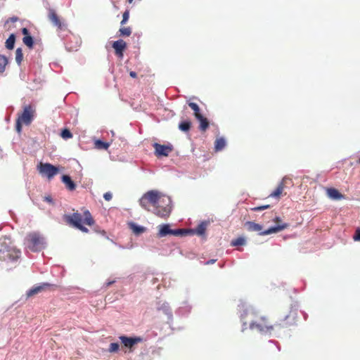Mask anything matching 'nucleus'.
I'll list each match as a JSON object with an SVG mask.
<instances>
[{
  "label": "nucleus",
  "instance_id": "c756f323",
  "mask_svg": "<svg viewBox=\"0 0 360 360\" xmlns=\"http://www.w3.org/2000/svg\"><path fill=\"white\" fill-rule=\"evenodd\" d=\"M23 60V53L21 48H18L15 51V60L18 65L21 64Z\"/></svg>",
  "mask_w": 360,
  "mask_h": 360
},
{
  "label": "nucleus",
  "instance_id": "4c0bfd02",
  "mask_svg": "<svg viewBox=\"0 0 360 360\" xmlns=\"http://www.w3.org/2000/svg\"><path fill=\"white\" fill-rule=\"evenodd\" d=\"M353 239L356 241L360 240V229H356L355 234L353 236Z\"/></svg>",
  "mask_w": 360,
  "mask_h": 360
},
{
  "label": "nucleus",
  "instance_id": "1a4fd4ad",
  "mask_svg": "<svg viewBox=\"0 0 360 360\" xmlns=\"http://www.w3.org/2000/svg\"><path fill=\"white\" fill-rule=\"evenodd\" d=\"M119 338L123 347L128 349L129 352H132L134 349L135 345L143 341V338L141 337L131 338L122 335Z\"/></svg>",
  "mask_w": 360,
  "mask_h": 360
},
{
  "label": "nucleus",
  "instance_id": "58836bf2",
  "mask_svg": "<svg viewBox=\"0 0 360 360\" xmlns=\"http://www.w3.org/2000/svg\"><path fill=\"white\" fill-rule=\"evenodd\" d=\"M103 198L105 200L110 201L112 198V195L110 192H106L105 193H104Z\"/></svg>",
  "mask_w": 360,
  "mask_h": 360
},
{
  "label": "nucleus",
  "instance_id": "f257e3e1",
  "mask_svg": "<svg viewBox=\"0 0 360 360\" xmlns=\"http://www.w3.org/2000/svg\"><path fill=\"white\" fill-rule=\"evenodd\" d=\"M170 202L169 197L156 190L146 192L139 200V203L143 209L151 211L162 218L169 216L172 210Z\"/></svg>",
  "mask_w": 360,
  "mask_h": 360
},
{
  "label": "nucleus",
  "instance_id": "4be33fe9",
  "mask_svg": "<svg viewBox=\"0 0 360 360\" xmlns=\"http://www.w3.org/2000/svg\"><path fill=\"white\" fill-rule=\"evenodd\" d=\"M226 146V141L224 138L220 137L216 139L214 142V148L216 151H219L224 149Z\"/></svg>",
  "mask_w": 360,
  "mask_h": 360
},
{
  "label": "nucleus",
  "instance_id": "c9c22d12",
  "mask_svg": "<svg viewBox=\"0 0 360 360\" xmlns=\"http://www.w3.org/2000/svg\"><path fill=\"white\" fill-rule=\"evenodd\" d=\"M269 207H270L269 205H262V206H258V207H253V208H252V210H253L255 212H258V211H262V210L268 209Z\"/></svg>",
  "mask_w": 360,
  "mask_h": 360
},
{
  "label": "nucleus",
  "instance_id": "0eeeda50",
  "mask_svg": "<svg viewBox=\"0 0 360 360\" xmlns=\"http://www.w3.org/2000/svg\"><path fill=\"white\" fill-rule=\"evenodd\" d=\"M37 169L40 174L46 176L49 179H52L59 172L57 167L50 163L40 162L37 166Z\"/></svg>",
  "mask_w": 360,
  "mask_h": 360
},
{
  "label": "nucleus",
  "instance_id": "5701e85b",
  "mask_svg": "<svg viewBox=\"0 0 360 360\" xmlns=\"http://www.w3.org/2000/svg\"><path fill=\"white\" fill-rule=\"evenodd\" d=\"M15 41V35L14 34H11L9 37L6 41V47L8 50H12L14 48V44Z\"/></svg>",
  "mask_w": 360,
  "mask_h": 360
},
{
  "label": "nucleus",
  "instance_id": "aec40b11",
  "mask_svg": "<svg viewBox=\"0 0 360 360\" xmlns=\"http://www.w3.org/2000/svg\"><path fill=\"white\" fill-rule=\"evenodd\" d=\"M284 190V184L283 182H281L276 190L273 191L270 195L269 197L271 198H280L281 195L282 194L283 191Z\"/></svg>",
  "mask_w": 360,
  "mask_h": 360
},
{
  "label": "nucleus",
  "instance_id": "b1692460",
  "mask_svg": "<svg viewBox=\"0 0 360 360\" xmlns=\"http://www.w3.org/2000/svg\"><path fill=\"white\" fill-rule=\"evenodd\" d=\"M197 120L200 122V129L202 131H205L209 127V122L207 119L201 116L200 118H197Z\"/></svg>",
  "mask_w": 360,
  "mask_h": 360
},
{
  "label": "nucleus",
  "instance_id": "f03ea898",
  "mask_svg": "<svg viewBox=\"0 0 360 360\" xmlns=\"http://www.w3.org/2000/svg\"><path fill=\"white\" fill-rule=\"evenodd\" d=\"M65 219L66 222L78 229L83 233H88L89 230L87 228L84 226L82 223L92 226L94 224V220L89 210H85L82 215L78 212H75L70 215H65Z\"/></svg>",
  "mask_w": 360,
  "mask_h": 360
},
{
  "label": "nucleus",
  "instance_id": "37998d69",
  "mask_svg": "<svg viewBox=\"0 0 360 360\" xmlns=\"http://www.w3.org/2000/svg\"><path fill=\"white\" fill-rule=\"evenodd\" d=\"M129 75L133 78H136L137 77V74L134 71H131L129 72Z\"/></svg>",
  "mask_w": 360,
  "mask_h": 360
},
{
  "label": "nucleus",
  "instance_id": "cd10ccee",
  "mask_svg": "<svg viewBox=\"0 0 360 360\" xmlns=\"http://www.w3.org/2000/svg\"><path fill=\"white\" fill-rule=\"evenodd\" d=\"M8 63L7 57L0 54V73H3L5 71L6 66Z\"/></svg>",
  "mask_w": 360,
  "mask_h": 360
},
{
  "label": "nucleus",
  "instance_id": "dca6fc26",
  "mask_svg": "<svg viewBox=\"0 0 360 360\" xmlns=\"http://www.w3.org/2000/svg\"><path fill=\"white\" fill-rule=\"evenodd\" d=\"M327 195L333 200H341L345 198L344 195L340 193L338 190L334 188H326Z\"/></svg>",
  "mask_w": 360,
  "mask_h": 360
},
{
  "label": "nucleus",
  "instance_id": "f8f14e48",
  "mask_svg": "<svg viewBox=\"0 0 360 360\" xmlns=\"http://www.w3.org/2000/svg\"><path fill=\"white\" fill-rule=\"evenodd\" d=\"M274 221L277 223V226H272L268 229L267 230L264 231L263 232H260L259 235L261 236H265L269 235L274 233H278L281 231L284 230L288 226V224H281V219L279 217H276L274 219Z\"/></svg>",
  "mask_w": 360,
  "mask_h": 360
},
{
  "label": "nucleus",
  "instance_id": "c85d7f7f",
  "mask_svg": "<svg viewBox=\"0 0 360 360\" xmlns=\"http://www.w3.org/2000/svg\"><path fill=\"white\" fill-rule=\"evenodd\" d=\"M22 41L28 48H33L34 40L32 36H24V37L22 38Z\"/></svg>",
  "mask_w": 360,
  "mask_h": 360
},
{
  "label": "nucleus",
  "instance_id": "a18cd8bd",
  "mask_svg": "<svg viewBox=\"0 0 360 360\" xmlns=\"http://www.w3.org/2000/svg\"><path fill=\"white\" fill-rule=\"evenodd\" d=\"M357 164H360V158L356 160Z\"/></svg>",
  "mask_w": 360,
  "mask_h": 360
},
{
  "label": "nucleus",
  "instance_id": "9b49d317",
  "mask_svg": "<svg viewBox=\"0 0 360 360\" xmlns=\"http://www.w3.org/2000/svg\"><path fill=\"white\" fill-rule=\"evenodd\" d=\"M153 148H155V154L157 157H167L173 150L172 145H161L158 143H153Z\"/></svg>",
  "mask_w": 360,
  "mask_h": 360
},
{
  "label": "nucleus",
  "instance_id": "7c9ffc66",
  "mask_svg": "<svg viewBox=\"0 0 360 360\" xmlns=\"http://www.w3.org/2000/svg\"><path fill=\"white\" fill-rule=\"evenodd\" d=\"M120 36L129 37L131 34V29L129 27H121L119 30Z\"/></svg>",
  "mask_w": 360,
  "mask_h": 360
},
{
  "label": "nucleus",
  "instance_id": "f704fd0d",
  "mask_svg": "<svg viewBox=\"0 0 360 360\" xmlns=\"http://www.w3.org/2000/svg\"><path fill=\"white\" fill-rule=\"evenodd\" d=\"M129 11L126 10L122 15V20L120 22L121 25H124L129 20Z\"/></svg>",
  "mask_w": 360,
  "mask_h": 360
},
{
  "label": "nucleus",
  "instance_id": "39448f33",
  "mask_svg": "<svg viewBox=\"0 0 360 360\" xmlns=\"http://www.w3.org/2000/svg\"><path fill=\"white\" fill-rule=\"evenodd\" d=\"M21 252L15 247L5 244L0 249V259L7 262L17 261L20 257Z\"/></svg>",
  "mask_w": 360,
  "mask_h": 360
},
{
  "label": "nucleus",
  "instance_id": "ea45409f",
  "mask_svg": "<svg viewBox=\"0 0 360 360\" xmlns=\"http://www.w3.org/2000/svg\"><path fill=\"white\" fill-rule=\"evenodd\" d=\"M18 20V17H15V16H13V17H11L10 18H8L6 22V24L8 23L9 22H15Z\"/></svg>",
  "mask_w": 360,
  "mask_h": 360
},
{
  "label": "nucleus",
  "instance_id": "a19ab883",
  "mask_svg": "<svg viewBox=\"0 0 360 360\" xmlns=\"http://www.w3.org/2000/svg\"><path fill=\"white\" fill-rule=\"evenodd\" d=\"M22 33L25 36H30L29 30L26 27H24V28L22 29Z\"/></svg>",
  "mask_w": 360,
  "mask_h": 360
},
{
  "label": "nucleus",
  "instance_id": "ddd939ff",
  "mask_svg": "<svg viewBox=\"0 0 360 360\" xmlns=\"http://www.w3.org/2000/svg\"><path fill=\"white\" fill-rule=\"evenodd\" d=\"M297 314L295 311H290L285 319L278 324L281 328H288L296 324Z\"/></svg>",
  "mask_w": 360,
  "mask_h": 360
},
{
  "label": "nucleus",
  "instance_id": "9d476101",
  "mask_svg": "<svg viewBox=\"0 0 360 360\" xmlns=\"http://www.w3.org/2000/svg\"><path fill=\"white\" fill-rule=\"evenodd\" d=\"M34 110L31 105H25L23 108L22 113L18 116L20 121L23 122V124H30L34 117Z\"/></svg>",
  "mask_w": 360,
  "mask_h": 360
},
{
  "label": "nucleus",
  "instance_id": "a211bd4d",
  "mask_svg": "<svg viewBox=\"0 0 360 360\" xmlns=\"http://www.w3.org/2000/svg\"><path fill=\"white\" fill-rule=\"evenodd\" d=\"M62 181L69 191H74L76 188V184L68 175H63Z\"/></svg>",
  "mask_w": 360,
  "mask_h": 360
},
{
  "label": "nucleus",
  "instance_id": "c03bdc74",
  "mask_svg": "<svg viewBox=\"0 0 360 360\" xmlns=\"http://www.w3.org/2000/svg\"><path fill=\"white\" fill-rule=\"evenodd\" d=\"M215 259H210L206 262L207 264H211L215 262Z\"/></svg>",
  "mask_w": 360,
  "mask_h": 360
},
{
  "label": "nucleus",
  "instance_id": "a878e982",
  "mask_svg": "<svg viewBox=\"0 0 360 360\" xmlns=\"http://www.w3.org/2000/svg\"><path fill=\"white\" fill-rule=\"evenodd\" d=\"M191 127V122L189 120L181 122L179 124V129L182 131H188Z\"/></svg>",
  "mask_w": 360,
  "mask_h": 360
},
{
  "label": "nucleus",
  "instance_id": "49530a36",
  "mask_svg": "<svg viewBox=\"0 0 360 360\" xmlns=\"http://www.w3.org/2000/svg\"><path fill=\"white\" fill-rule=\"evenodd\" d=\"M129 3H131L133 0H128Z\"/></svg>",
  "mask_w": 360,
  "mask_h": 360
},
{
  "label": "nucleus",
  "instance_id": "72a5a7b5",
  "mask_svg": "<svg viewBox=\"0 0 360 360\" xmlns=\"http://www.w3.org/2000/svg\"><path fill=\"white\" fill-rule=\"evenodd\" d=\"M120 345L117 342L110 343L108 347L110 352H117L119 350Z\"/></svg>",
  "mask_w": 360,
  "mask_h": 360
},
{
  "label": "nucleus",
  "instance_id": "393cba45",
  "mask_svg": "<svg viewBox=\"0 0 360 360\" xmlns=\"http://www.w3.org/2000/svg\"><path fill=\"white\" fill-rule=\"evenodd\" d=\"M189 107L194 111L195 118H200L202 115L200 112V108L195 103H188Z\"/></svg>",
  "mask_w": 360,
  "mask_h": 360
},
{
  "label": "nucleus",
  "instance_id": "f3484780",
  "mask_svg": "<svg viewBox=\"0 0 360 360\" xmlns=\"http://www.w3.org/2000/svg\"><path fill=\"white\" fill-rule=\"evenodd\" d=\"M245 226L249 231L262 232V226L254 221H247L245 224Z\"/></svg>",
  "mask_w": 360,
  "mask_h": 360
},
{
  "label": "nucleus",
  "instance_id": "bb28decb",
  "mask_svg": "<svg viewBox=\"0 0 360 360\" xmlns=\"http://www.w3.org/2000/svg\"><path fill=\"white\" fill-rule=\"evenodd\" d=\"M95 148L100 150H107L110 146V144L107 142H104L101 140H96L94 142Z\"/></svg>",
  "mask_w": 360,
  "mask_h": 360
},
{
  "label": "nucleus",
  "instance_id": "79ce46f5",
  "mask_svg": "<svg viewBox=\"0 0 360 360\" xmlns=\"http://www.w3.org/2000/svg\"><path fill=\"white\" fill-rule=\"evenodd\" d=\"M44 200L50 202V203H52L53 202V200H52V198L51 196H46L44 197Z\"/></svg>",
  "mask_w": 360,
  "mask_h": 360
},
{
  "label": "nucleus",
  "instance_id": "412c9836",
  "mask_svg": "<svg viewBox=\"0 0 360 360\" xmlns=\"http://www.w3.org/2000/svg\"><path fill=\"white\" fill-rule=\"evenodd\" d=\"M129 227L136 235H139L146 231V228L143 226H138L134 223H130Z\"/></svg>",
  "mask_w": 360,
  "mask_h": 360
},
{
  "label": "nucleus",
  "instance_id": "2eb2a0df",
  "mask_svg": "<svg viewBox=\"0 0 360 360\" xmlns=\"http://www.w3.org/2000/svg\"><path fill=\"white\" fill-rule=\"evenodd\" d=\"M51 286V285L48 283H44L39 285L34 286L28 291H27L26 295L27 297H32L38 293L41 292L42 291L47 290Z\"/></svg>",
  "mask_w": 360,
  "mask_h": 360
},
{
  "label": "nucleus",
  "instance_id": "de8ad7c7",
  "mask_svg": "<svg viewBox=\"0 0 360 360\" xmlns=\"http://www.w3.org/2000/svg\"><path fill=\"white\" fill-rule=\"evenodd\" d=\"M111 283H112L111 282L108 283V286H109Z\"/></svg>",
  "mask_w": 360,
  "mask_h": 360
},
{
  "label": "nucleus",
  "instance_id": "7ed1b4c3",
  "mask_svg": "<svg viewBox=\"0 0 360 360\" xmlns=\"http://www.w3.org/2000/svg\"><path fill=\"white\" fill-rule=\"evenodd\" d=\"M249 327L252 330L266 334L271 333L273 331L274 325L265 316H255L250 323Z\"/></svg>",
  "mask_w": 360,
  "mask_h": 360
},
{
  "label": "nucleus",
  "instance_id": "6ab92c4d",
  "mask_svg": "<svg viewBox=\"0 0 360 360\" xmlns=\"http://www.w3.org/2000/svg\"><path fill=\"white\" fill-rule=\"evenodd\" d=\"M206 229H207V223L202 222L195 228V230L189 229L191 231V232L188 233V234L195 233L198 236H202L205 234Z\"/></svg>",
  "mask_w": 360,
  "mask_h": 360
},
{
  "label": "nucleus",
  "instance_id": "6e6552de",
  "mask_svg": "<svg viewBox=\"0 0 360 360\" xmlns=\"http://www.w3.org/2000/svg\"><path fill=\"white\" fill-rule=\"evenodd\" d=\"M48 19L51 22L52 25L57 28L58 30H63L66 28L65 23L62 18L58 15L53 8L48 9Z\"/></svg>",
  "mask_w": 360,
  "mask_h": 360
},
{
  "label": "nucleus",
  "instance_id": "e433bc0d",
  "mask_svg": "<svg viewBox=\"0 0 360 360\" xmlns=\"http://www.w3.org/2000/svg\"><path fill=\"white\" fill-rule=\"evenodd\" d=\"M23 124V122L22 121H20V120L18 118L17 120H16V124H15V129L16 131L18 132V133H20L21 132V130H22V124Z\"/></svg>",
  "mask_w": 360,
  "mask_h": 360
},
{
  "label": "nucleus",
  "instance_id": "473e14b6",
  "mask_svg": "<svg viewBox=\"0 0 360 360\" xmlns=\"http://www.w3.org/2000/svg\"><path fill=\"white\" fill-rule=\"evenodd\" d=\"M61 137L64 139H68L72 137V134L70 132V131L68 129H64L61 131Z\"/></svg>",
  "mask_w": 360,
  "mask_h": 360
},
{
  "label": "nucleus",
  "instance_id": "2f4dec72",
  "mask_svg": "<svg viewBox=\"0 0 360 360\" xmlns=\"http://www.w3.org/2000/svg\"><path fill=\"white\" fill-rule=\"evenodd\" d=\"M245 244V239L243 237H238L233 240L231 243V246L243 245Z\"/></svg>",
  "mask_w": 360,
  "mask_h": 360
},
{
  "label": "nucleus",
  "instance_id": "423d86ee",
  "mask_svg": "<svg viewBox=\"0 0 360 360\" xmlns=\"http://www.w3.org/2000/svg\"><path fill=\"white\" fill-rule=\"evenodd\" d=\"M191 231L186 229H172L169 224H161L158 226V236L159 238L165 237L168 235L175 236H186L190 233Z\"/></svg>",
  "mask_w": 360,
  "mask_h": 360
},
{
  "label": "nucleus",
  "instance_id": "4468645a",
  "mask_svg": "<svg viewBox=\"0 0 360 360\" xmlns=\"http://www.w3.org/2000/svg\"><path fill=\"white\" fill-rule=\"evenodd\" d=\"M112 46L115 49V54L118 57L122 58L124 51L127 48V43L123 39H119L114 41Z\"/></svg>",
  "mask_w": 360,
  "mask_h": 360
},
{
  "label": "nucleus",
  "instance_id": "20e7f679",
  "mask_svg": "<svg viewBox=\"0 0 360 360\" xmlns=\"http://www.w3.org/2000/svg\"><path fill=\"white\" fill-rule=\"evenodd\" d=\"M25 244L31 251L39 252L44 249L45 245L44 238L39 233H29L25 238Z\"/></svg>",
  "mask_w": 360,
  "mask_h": 360
}]
</instances>
